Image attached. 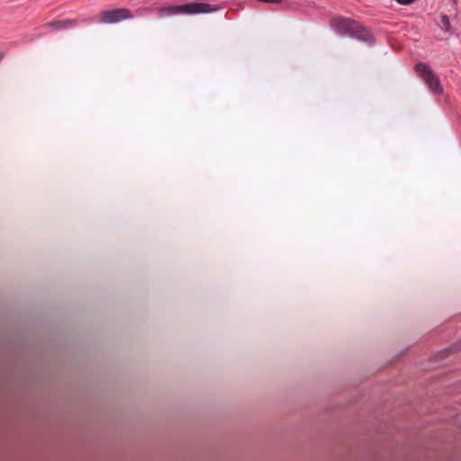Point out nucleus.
I'll return each mask as SVG.
<instances>
[{"instance_id": "1", "label": "nucleus", "mask_w": 461, "mask_h": 461, "mask_svg": "<svg viewBox=\"0 0 461 461\" xmlns=\"http://www.w3.org/2000/svg\"><path fill=\"white\" fill-rule=\"evenodd\" d=\"M330 26L343 36H349L367 43L375 42V37L368 29L353 19L335 17L330 21Z\"/></svg>"}, {"instance_id": "2", "label": "nucleus", "mask_w": 461, "mask_h": 461, "mask_svg": "<svg viewBox=\"0 0 461 461\" xmlns=\"http://www.w3.org/2000/svg\"><path fill=\"white\" fill-rule=\"evenodd\" d=\"M218 6H212L207 3L193 2L184 5H168L166 7H160L158 10L159 17L164 18L167 16H174L178 14H209L217 12Z\"/></svg>"}, {"instance_id": "3", "label": "nucleus", "mask_w": 461, "mask_h": 461, "mask_svg": "<svg viewBox=\"0 0 461 461\" xmlns=\"http://www.w3.org/2000/svg\"><path fill=\"white\" fill-rule=\"evenodd\" d=\"M414 70L433 94L440 95L443 93V86L438 77L429 65L424 62H418L415 65Z\"/></svg>"}, {"instance_id": "4", "label": "nucleus", "mask_w": 461, "mask_h": 461, "mask_svg": "<svg viewBox=\"0 0 461 461\" xmlns=\"http://www.w3.org/2000/svg\"><path fill=\"white\" fill-rule=\"evenodd\" d=\"M133 14L128 8H115L104 10L101 13L100 23H116L124 20L131 19Z\"/></svg>"}, {"instance_id": "5", "label": "nucleus", "mask_w": 461, "mask_h": 461, "mask_svg": "<svg viewBox=\"0 0 461 461\" xmlns=\"http://www.w3.org/2000/svg\"><path fill=\"white\" fill-rule=\"evenodd\" d=\"M77 25V21L74 19L53 21L46 24V26L49 27L51 32L70 29L76 27Z\"/></svg>"}, {"instance_id": "6", "label": "nucleus", "mask_w": 461, "mask_h": 461, "mask_svg": "<svg viewBox=\"0 0 461 461\" xmlns=\"http://www.w3.org/2000/svg\"><path fill=\"white\" fill-rule=\"evenodd\" d=\"M439 27L445 32H451V23H450L448 15H447V14L440 15Z\"/></svg>"}, {"instance_id": "7", "label": "nucleus", "mask_w": 461, "mask_h": 461, "mask_svg": "<svg viewBox=\"0 0 461 461\" xmlns=\"http://www.w3.org/2000/svg\"><path fill=\"white\" fill-rule=\"evenodd\" d=\"M398 4L402 5H408L413 3L415 0H396Z\"/></svg>"}, {"instance_id": "8", "label": "nucleus", "mask_w": 461, "mask_h": 461, "mask_svg": "<svg viewBox=\"0 0 461 461\" xmlns=\"http://www.w3.org/2000/svg\"><path fill=\"white\" fill-rule=\"evenodd\" d=\"M5 52H0V60L4 58Z\"/></svg>"}, {"instance_id": "9", "label": "nucleus", "mask_w": 461, "mask_h": 461, "mask_svg": "<svg viewBox=\"0 0 461 461\" xmlns=\"http://www.w3.org/2000/svg\"><path fill=\"white\" fill-rule=\"evenodd\" d=\"M461 349V344L459 345L458 348H456V350H459Z\"/></svg>"}]
</instances>
